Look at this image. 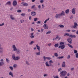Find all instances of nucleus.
<instances>
[{
	"mask_svg": "<svg viewBox=\"0 0 78 78\" xmlns=\"http://www.w3.org/2000/svg\"><path fill=\"white\" fill-rule=\"evenodd\" d=\"M12 58L14 60L15 59V58H16V55H15V54H13L12 55Z\"/></svg>",
	"mask_w": 78,
	"mask_h": 78,
	"instance_id": "c85d7f7f",
	"label": "nucleus"
},
{
	"mask_svg": "<svg viewBox=\"0 0 78 78\" xmlns=\"http://www.w3.org/2000/svg\"><path fill=\"white\" fill-rule=\"evenodd\" d=\"M3 53V48H0V53L1 54Z\"/></svg>",
	"mask_w": 78,
	"mask_h": 78,
	"instance_id": "f3484780",
	"label": "nucleus"
},
{
	"mask_svg": "<svg viewBox=\"0 0 78 78\" xmlns=\"http://www.w3.org/2000/svg\"><path fill=\"white\" fill-rule=\"evenodd\" d=\"M34 11H36V10H37V8L36 7H35L34 8Z\"/></svg>",
	"mask_w": 78,
	"mask_h": 78,
	"instance_id": "4d7b16f0",
	"label": "nucleus"
},
{
	"mask_svg": "<svg viewBox=\"0 0 78 78\" xmlns=\"http://www.w3.org/2000/svg\"><path fill=\"white\" fill-rule=\"evenodd\" d=\"M26 62L27 65H30V63L28 61H26Z\"/></svg>",
	"mask_w": 78,
	"mask_h": 78,
	"instance_id": "a18cd8bd",
	"label": "nucleus"
},
{
	"mask_svg": "<svg viewBox=\"0 0 78 78\" xmlns=\"http://www.w3.org/2000/svg\"><path fill=\"white\" fill-rule=\"evenodd\" d=\"M12 48L13 49V51H16L18 55H19V54L20 53L21 51L20 50L17 49V48H16V45L15 44L12 45Z\"/></svg>",
	"mask_w": 78,
	"mask_h": 78,
	"instance_id": "f257e3e1",
	"label": "nucleus"
},
{
	"mask_svg": "<svg viewBox=\"0 0 78 78\" xmlns=\"http://www.w3.org/2000/svg\"><path fill=\"white\" fill-rule=\"evenodd\" d=\"M69 37L71 38H75L76 37V35H72V34L69 35Z\"/></svg>",
	"mask_w": 78,
	"mask_h": 78,
	"instance_id": "9b49d317",
	"label": "nucleus"
},
{
	"mask_svg": "<svg viewBox=\"0 0 78 78\" xmlns=\"http://www.w3.org/2000/svg\"><path fill=\"white\" fill-rule=\"evenodd\" d=\"M49 63H50L49 64L48 63V61H46L45 63V64L47 67H50V66H51V63L53 64V62L52 60H50L49 61Z\"/></svg>",
	"mask_w": 78,
	"mask_h": 78,
	"instance_id": "20e7f679",
	"label": "nucleus"
},
{
	"mask_svg": "<svg viewBox=\"0 0 78 78\" xmlns=\"http://www.w3.org/2000/svg\"><path fill=\"white\" fill-rule=\"evenodd\" d=\"M67 40L68 41V42L69 43V44H72V39L70 38H68Z\"/></svg>",
	"mask_w": 78,
	"mask_h": 78,
	"instance_id": "39448f33",
	"label": "nucleus"
},
{
	"mask_svg": "<svg viewBox=\"0 0 78 78\" xmlns=\"http://www.w3.org/2000/svg\"><path fill=\"white\" fill-rule=\"evenodd\" d=\"M67 72L65 70L62 71L60 73V76L61 78H64L67 74Z\"/></svg>",
	"mask_w": 78,
	"mask_h": 78,
	"instance_id": "f03ea898",
	"label": "nucleus"
},
{
	"mask_svg": "<svg viewBox=\"0 0 78 78\" xmlns=\"http://www.w3.org/2000/svg\"><path fill=\"white\" fill-rule=\"evenodd\" d=\"M62 69L61 68H60L58 70V72H61V70H62Z\"/></svg>",
	"mask_w": 78,
	"mask_h": 78,
	"instance_id": "c03bdc74",
	"label": "nucleus"
},
{
	"mask_svg": "<svg viewBox=\"0 0 78 78\" xmlns=\"http://www.w3.org/2000/svg\"><path fill=\"white\" fill-rule=\"evenodd\" d=\"M50 20V19H49V18H48V19H46L44 21V23H47V21H48V20Z\"/></svg>",
	"mask_w": 78,
	"mask_h": 78,
	"instance_id": "7c9ffc66",
	"label": "nucleus"
},
{
	"mask_svg": "<svg viewBox=\"0 0 78 78\" xmlns=\"http://www.w3.org/2000/svg\"><path fill=\"white\" fill-rule=\"evenodd\" d=\"M23 5L24 6H28V4L27 3H23Z\"/></svg>",
	"mask_w": 78,
	"mask_h": 78,
	"instance_id": "a878e982",
	"label": "nucleus"
},
{
	"mask_svg": "<svg viewBox=\"0 0 78 78\" xmlns=\"http://www.w3.org/2000/svg\"><path fill=\"white\" fill-rule=\"evenodd\" d=\"M37 24H40L41 23V21H39L37 22Z\"/></svg>",
	"mask_w": 78,
	"mask_h": 78,
	"instance_id": "49530a36",
	"label": "nucleus"
},
{
	"mask_svg": "<svg viewBox=\"0 0 78 78\" xmlns=\"http://www.w3.org/2000/svg\"><path fill=\"white\" fill-rule=\"evenodd\" d=\"M78 27V24L76 23H75L74 26H73V28L76 29Z\"/></svg>",
	"mask_w": 78,
	"mask_h": 78,
	"instance_id": "6e6552de",
	"label": "nucleus"
},
{
	"mask_svg": "<svg viewBox=\"0 0 78 78\" xmlns=\"http://www.w3.org/2000/svg\"><path fill=\"white\" fill-rule=\"evenodd\" d=\"M66 14H68L69 12V9H67L65 11Z\"/></svg>",
	"mask_w": 78,
	"mask_h": 78,
	"instance_id": "cd10ccee",
	"label": "nucleus"
},
{
	"mask_svg": "<svg viewBox=\"0 0 78 78\" xmlns=\"http://www.w3.org/2000/svg\"><path fill=\"white\" fill-rule=\"evenodd\" d=\"M42 8H44V7H45V5H44L42 4Z\"/></svg>",
	"mask_w": 78,
	"mask_h": 78,
	"instance_id": "bf43d9fd",
	"label": "nucleus"
},
{
	"mask_svg": "<svg viewBox=\"0 0 78 78\" xmlns=\"http://www.w3.org/2000/svg\"><path fill=\"white\" fill-rule=\"evenodd\" d=\"M66 63V62H63L62 63V67H66V65H65V64Z\"/></svg>",
	"mask_w": 78,
	"mask_h": 78,
	"instance_id": "6ab92c4d",
	"label": "nucleus"
},
{
	"mask_svg": "<svg viewBox=\"0 0 78 78\" xmlns=\"http://www.w3.org/2000/svg\"><path fill=\"white\" fill-rule=\"evenodd\" d=\"M20 59V57H15V58L14 60H19Z\"/></svg>",
	"mask_w": 78,
	"mask_h": 78,
	"instance_id": "c756f323",
	"label": "nucleus"
},
{
	"mask_svg": "<svg viewBox=\"0 0 78 78\" xmlns=\"http://www.w3.org/2000/svg\"><path fill=\"white\" fill-rule=\"evenodd\" d=\"M76 58H78V53H77L75 55Z\"/></svg>",
	"mask_w": 78,
	"mask_h": 78,
	"instance_id": "79ce46f5",
	"label": "nucleus"
},
{
	"mask_svg": "<svg viewBox=\"0 0 78 78\" xmlns=\"http://www.w3.org/2000/svg\"><path fill=\"white\" fill-rule=\"evenodd\" d=\"M41 8V5H38V8H39V9H40Z\"/></svg>",
	"mask_w": 78,
	"mask_h": 78,
	"instance_id": "052dcab7",
	"label": "nucleus"
},
{
	"mask_svg": "<svg viewBox=\"0 0 78 78\" xmlns=\"http://www.w3.org/2000/svg\"><path fill=\"white\" fill-rule=\"evenodd\" d=\"M55 78H59V77L57 76H56L55 77Z\"/></svg>",
	"mask_w": 78,
	"mask_h": 78,
	"instance_id": "774afa93",
	"label": "nucleus"
},
{
	"mask_svg": "<svg viewBox=\"0 0 78 78\" xmlns=\"http://www.w3.org/2000/svg\"><path fill=\"white\" fill-rule=\"evenodd\" d=\"M9 75H10L12 76V77H13L14 76H13V73H12V72L11 71H10L9 73Z\"/></svg>",
	"mask_w": 78,
	"mask_h": 78,
	"instance_id": "a211bd4d",
	"label": "nucleus"
},
{
	"mask_svg": "<svg viewBox=\"0 0 78 78\" xmlns=\"http://www.w3.org/2000/svg\"><path fill=\"white\" fill-rule=\"evenodd\" d=\"M25 15H26V14L24 13H22L21 14V16H25Z\"/></svg>",
	"mask_w": 78,
	"mask_h": 78,
	"instance_id": "de8ad7c7",
	"label": "nucleus"
},
{
	"mask_svg": "<svg viewBox=\"0 0 78 78\" xmlns=\"http://www.w3.org/2000/svg\"><path fill=\"white\" fill-rule=\"evenodd\" d=\"M67 45L68 46H69V47L70 48H73V46L72 45H71L70 44H67Z\"/></svg>",
	"mask_w": 78,
	"mask_h": 78,
	"instance_id": "4be33fe9",
	"label": "nucleus"
},
{
	"mask_svg": "<svg viewBox=\"0 0 78 78\" xmlns=\"http://www.w3.org/2000/svg\"><path fill=\"white\" fill-rule=\"evenodd\" d=\"M78 52V51L76 50H74V53H75V54H76V53H77Z\"/></svg>",
	"mask_w": 78,
	"mask_h": 78,
	"instance_id": "f704fd0d",
	"label": "nucleus"
},
{
	"mask_svg": "<svg viewBox=\"0 0 78 78\" xmlns=\"http://www.w3.org/2000/svg\"><path fill=\"white\" fill-rule=\"evenodd\" d=\"M64 58V56L59 57L57 58V59H62Z\"/></svg>",
	"mask_w": 78,
	"mask_h": 78,
	"instance_id": "e433bc0d",
	"label": "nucleus"
},
{
	"mask_svg": "<svg viewBox=\"0 0 78 78\" xmlns=\"http://www.w3.org/2000/svg\"><path fill=\"white\" fill-rule=\"evenodd\" d=\"M64 44V42H61L60 43V46L58 47V48H61L62 50H63V49L66 47V46Z\"/></svg>",
	"mask_w": 78,
	"mask_h": 78,
	"instance_id": "7ed1b4c3",
	"label": "nucleus"
},
{
	"mask_svg": "<svg viewBox=\"0 0 78 78\" xmlns=\"http://www.w3.org/2000/svg\"><path fill=\"white\" fill-rule=\"evenodd\" d=\"M54 55L55 56H56V57H58V55L57 53H55L54 54Z\"/></svg>",
	"mask_w": 78,
	"mask_h": 78,
	"instance_id": "c9c22d12",
	"label": "nucleus"
},
{
	"mask_svg": "<svg viewBox=\"0 0 78 78\" xmlns=\"http://www.w3.org/2000/svg\"><path fill=\"white\" fill-rule=\"evenodd\" d=\"M44 59H47V57H45V56H44L43 57Z\"/></svg>",
	"mask_w": 78,
	"mask_h": 78,
	"instance_id": "13d9d810",
	"label": "nucleus"
},
{
	"mask_svg": "<svg viewBox=\"0 0 78 78\" xmlns=\"http://www.w3.org/2000/svg\"><path fill=\"white\" fill-rule=\"evenodd\" d=\"M41 32H43V31H44V29H41Z\"/></svg>",
	"mask_w": 78,
	"mask_h": 78,
	"instance_id": "69168bd1",
	"label": "nucleus"
},
{
	"mask_svg": "<svg viewBox=\"0 0 78 78\" xmlns=\"http://www.w3.org/2000/svg\"><path fill=\"white\" fill-rule=\"evenodd\" d=\"M58 27H60V28H64V26L63 25H59Z\"/></svg>",
	"mask_w": 78,
	"mask_h": 78,
	"instance_id": "2f4dec72",
	"label": "nucleus"
},
{
	"mask_svg": "<svg viewBox=\"0 0 78 78\" xmlns=\"http://www.w3.org/2000/svg\"><path fill=\"white\" fill-rule=\"evenodd\" d=\"M75 69V68H72L71 69V70L72 71H73V70H74V69Z\"/></svg>",
	"mask_w": 78,
	"mask_h": 78,
	"instance_id": "864d4df0",
	"label": "nucleus"
},
{
	"mask_svg": "<svg viewBox=\"0 0 78 78\" xmlns=\"http://www.w3.org/2000/svg\"><path fill=\"white\" fill-rule=\"evenodd\" d=\"M51 33V31H48L46 33V34H50Z\"/></svg>",
	"mask_w": 78,
	"mask_h": 78,
	"instance_id": "8fccbe9b",
	"label": "nucleus"
},
{
	"mask_svg": "<svg viewBox=\"0 0 78 78\" xmlns=\"http://www.w3.org/2000/svg\"><path fill=\"white\" fill-rule=\"evenodd\" d=\"M43 27L44 29L47 30L48 28V26L47 25V24H44L43 25Z\"/></svg>",
	"mask_w": 78,
	"mask_h": 78,
	"instance_id": "1a4fd4ad",
	"label": "nucleus"
},
{
	"mask_svg": "<svg viewBox=\"0 0 78 78\" xmlns=\"http://www.w3.org/2000/svg\"><path fill=\"white\" fill-rule=\"evenodd\" d=\"M34 7H35V5H34L31 7V9H34L35 8Z\"/></svg>",
	"mask_w": 78,
	"mask_h": 78,
	"instance_id": "09e8293b",
	"label": "nucleus"
},
{
	"mask_svg": "<svg viewBox=\"0 0 78 78\" xmlns=\"http://www.w3.org/2000/svg\"><path fill=\"white\" fill-rule=\"evenodd\" d=\"M35 54L36 55L39 56L41 55V53L40 52H36L35 53Z\"/></svg>",
	"mask_w": 78,
	"mask_h": 78,
	"instance_id": "5701e85b",
	"label": "nucleus"
},
{
	"mask_svg": "<svg viewBox=\"0 0 78 78\" xmlns=\"http://www.w3.org/2000/svg\"><path fill=\"white\" fill-rule=\"evenodd\" d=\"M37 20H38L37 18H35L34 19V22H36Z\"/></svg>",
	"mask_w": 78,
	"mask_h": 78,
	"instance_id": "72a5a7b5",
	"label": "nucleus"
},
{
	"mask_svg": "<svg viewBox=\"0 0 78 78\" xmlns=\"http://www.w3.org/2000/svg\"><path fill=\"white\" fill-rule=\"evenodd\" d=\"M58 46H59V44L58 43L55 44L54 45V46L55 47V48H56V47H58Z\"/></svg>",
	"mask_w": 78,
	"mask_h": 78,
	"instance_id": "393cba45",
	"label": "nucleus"
},
{
	"mask_svg": "<svg viewBox=\"0 0 78 78\" xmlns=\"http://www.w3.org/2000/svg\"><path fill=\"white\" fill-rule=\"evenodd\" d=\"M66 31H67L68 32H70V30H67Z\"/></svg>",
	"mask_w": 78,
	"mask_h": 78,
	"instance_id": "0e129e2a",
	"label": "nucleus"
},
{
	"mask_svg": "<svg viewBox=\"0 0 78 78\" xmlns=\"http://www.w3.org/2000/svg\"><path fill=\"white\" fill-rule=\"evenodd\" d=\"M46 59H48V60H50V59H51V58L50 57H46Z\"/></svg>",
	"mask_w": 78,
	"mask_h": 78,
	"instance_id": "473e14b6",
	"label": "nucleus"
},
{
	"mask_svg": "<svg viewBox=\"0 0 78 78\" xmlns=\"http://www.w3.org/2000/svg\"><path fill=\"white\" fill-rule=\"evenodd\" d=\"M17 12H22V10H17Z\"/></svg>",
	"mask_w": 78,
	"mask_h": 78,
	"instance_id": "603ef678",
	"label": "nucleus"
},
{
	"mask_svg": "<svg viewBox=\"0 0 78 78\" xmlns=\"http://www.w3.org/2000/svg\"><path fill=\"white\" fill-rule=\"evenodd\" d=\"M33 43H34V41H32L29 43V44L30 45H32Z\"/></svg>",
	"mask_w": 78,
	"mask_h": 78,
	"instance_id": "4c0bfd02",
	"label": "nucleus"
},
{
	"mask_svg": "<svg viewBox=\"0 0 78 78\" xmlns=\"http://www.w3.org/2000/svg\"><path fill=\"white\" fill-rule=\"evenodd\" d=\"M48 76V74H45L44 75V76L45 77V76Z\"/></svg>",
	"mask_w": 78,
	"mask_h": 78,
	"instance_id": "3c124183",
	"label": "nucleus"
},
{
	"mask_svg": "<svg viewBox=\"0 0 78 78\" xmlns=\"http://www.w3.org/2000/svg\"><path fill=\"white\" fill-rule=\"evenodd\" d=\"M60 14L61 16H64L65 15V12L64 11H63L61 13H60Z\"/></svg>",
	"mask_w": 78,
	"mask_h": 78,
	"instance_id": "aec40b11",
	"label": "nucleus"
},
{
	"mask_svg": "<svg viewBox=\"0 0 78 78\" xmlns=\"http://www.w3.org/2000/svg\"><path fill=\"white\" fill-rule=\"evenodd\" d=\"M10 17L11 19H12V20H15V18L13 17L12 15H11L10 16Z\"/></svg>",
	"mask_w": 78,
	"mask_h": 78,
	"instance_id": "412c9836",
	"label": "nucleus"
},
{
	"mask_svg": "<svg viewBox=\"0 0 78 78\" xmlns=\"http://www.w3.org/2000/svg\"><path fill=\"white\" fill-rule=\"evenodd\" d=\"M70 58V55H69L67 57V58L69 59Z\"/></svg>",
	"mask_w": 78,
	"mask_h": 78,
	"instance_id": "a19ab883",
	"label": "nucleus"
},
{
	"mask_svg": "<svg viewBox=\"0 0 78 78\" xmlns=\"http://www.w3.org/2000/svg\"><path fill=\"white\" fill-rule=\"evenodd\" d=\"M76 34H78V30H77L76 32Z\"/></svg>",
	"mask_w": 78,
	"mask_h": 78,
	"instance_id": "338daca9",
	"label": "nucleus"
},
{
	"mask_svg": "<svg viewBox=\"0 0 78 78\" xmlns=\"http://www.w3.org/2000/svg\"><path fill=\"white\" fill-rule=\"evenodd\" d=\"M44 0H41L40 1V2L41 3H44Z\"/></svg>",
	"mask_w": 78,
	"mask_h": 78,
	"instance_id": "ea45409f",
	"label": "nucleus"
},
{
	"mask_svg": "<svg viewBox=\"0 0 78 78\" xmlns=\"http://www.w3.org/2000/svg\"><path fill=\"white\" fill-rule=\"evenodd\" d=\"M71 31L72 32H75L76 31V30H71Z\"/></svg>",
	"mask_w": 78,
	"mask_h": 78,
	"instance_id": "680f3d73",
	"label": "nucleus"
},
{
	"mask_svg": "<svg viewBox=\"0 0 78 78\" xmlns=\"http://www.w3.org/2000/svg\"><path fill=\"white\" fill-rule=\"evenodd\" d=\"M34 35V33H32L30 34L31 36H30V37L31 39H33L34 37V36L33 35Z\"/></svg>",
	"mask_w": 78,
	"mask_h": 78,
	"instance_id": "2eb2a0df",
	"label": "nucleus"
},
{
	"mask_svg": "<svg viewBox=\"0 0 78 78\" xmlns=\"http://www.w3.org/2000/svg\"><path fill=\"white\" fill-rule=\"evenodd\" d=\"M20 22L21 23H23V22H24V20H20Z\"/></svg>",
	"mask_w": 78,
	"mask_h": 78,
	"instance_id": "5fc2aeb1",
	"label": "nucleus"
},
{
	"mask_svg": "<svg viewBox=\"0 0 78 78\" xmlns=\"http://www.w3.org/2000/svg\"><path fill=\"white\" fill-rule=\"evenodd\" d=\"M69 36L70 35H69V34L67 33H65L64 35V36Z\"/></svg>",
	"mask_w": 78,
	"mask_h": 78,
	"instance_id": "b1692460",
	"label": "nucleus"
},
{
	"mask_svg": "<svg viewBox=\"0 0 78 78\" xmlns=\"http://www.w3.org/2000/svg\"><path fill=\"white\" fill-rule=\"evenodd\" d=\"M36 47L37 50H38L39 51H40V49H41V47H40V46H39V45H38V44H36Z\"/></svg>",
	"mask_w": 78,
	"mask_h": 78,
	"instance_id": "ddd939ff",
	"label": "nucleus"
},
{
	"mask_svg": "<svg viewBox=\"0 0 78 78\" xmlns=\"http://www.w3.org/2000/svg\"><path fill=\"white\" fill-rule=\"evenodd\" d=\"M31 15L33 16H36V12H32L31 13Z\"/></svg>",
	"mask_w": 78,
	"mask_h": 78,
	"instance_id": "9d476101",
	"label": "nucleus"
},
{
	"mask_svg": "<svg viewBox=\"0 0 78 78\" xmlns=\"http://www.w3.org/2000/svg\"><path fill=\"white\" fill-rule=\"evenodd\" d=\"M6 61L7 62H8V63H9V60L8 58H6Z\"/></svg>",
	"mask_w": 78,
	"mask_h": 78,
	"instance_id": "58836bf2",
	"label": "nucleus"
},
{
	"mask_svg": "<svg viewBox=\"0 0 78 78\" xmlns=\"http://www.w3.org/2000/svg\"><path fill=\"white\" fill-rule=\"evenodd\" d=\"M9 69H10L11 70H13V67L12 66H10Z\"/></svg>",
	"mask_w": 78,
	"mask_h": 78,
	"instance_id": "37998d69",
	"label": "nucleus"
},
{
	"mask_svg": "<svg viewBox=\"0 0 78 78\" xmlns=\"http://www.w3.org/2000/svg\"><path fill=\"white\" fill-rule=\"evenodd\" d=\"M76 9V8H74L73 9L72 11V12L73 14H75V10Z\"/></svg>",
	"mask_w": 78,
	"mask_h": 78,
	"instance_id": "dca6fc26",
	"label": "nucleus"
},
{
	"mask_svg": "<svg viewBox=\"0 0 78 78\" xmlns=\"http://www.w3.org/2000/svg\"><path fill=\"white\" fill-rule=\"evenodd\" d=\"M4 25V23H3L2 24H0V27H2V26H3Z\"/></svg>",
	"mask_w": 78,
	"mask_h": 78,
	"instance_id": "6e6d98bb",
	"label": "nucleus"
},
{
	"mask_svg": "<svg viewBox=\"0 0 78 78\" xmlns=\"http://www.w3.org/2000/svg\"><path fill=\"white\" fill-rule=\"evenodd\" d=\"M17 65L16 64H15L13 65V67L14 69L16 68H17Z\"/></svg>",
	"mask_w": 78,
	"mask_h": 78,
	"instance_id": "bb28decb",
	"label": "nucleus"
},
{
	"mask_svg": "<svg viewBox=\"0 0 78 78\" xmlns=\"http://www.w3.org/2000/svg\"><path fill=\"white\" fill-rule=\"evenodd\" d=\"M61 17V16L60 14H56L55 15V17L56 19H60V18Z\"/></svg>",
	"mask_w": 78,
	"mask_h": 78,
	"instance_id": "423d86ee",
	"label": "nucleus"
},
{
	"mask_svg": "<svg viewBox=\"0 0 78 78\" xmlns=\"http://www.w3.org/2000/svg\"><path fill=\"white\" fill-rule=\"evenodd\" d=\"M29 19L30 20H31V16H30L29 17Z\"/></svg>",
	"mask_w": 78,
	"mask_h": 78,
	"instance_id": "e2e57ef3",
	"label": "nucleus"
},
{
	"mask_svg": "<svg viewBox=\"0 0 78 78\" xmlns=\"http://www.w3.org/2000/svg\"><path fill=\"white\" fill-rule=\"evenodd\" d=\"M13 6H16L17 5V1H14L13 2Z\"/></svg>",
	"mask_w": 78,
	"mask_h": 78,
	"instance_id": "4468645a",
	"label": "nucleus"
},
{
	"mask_svg": "<svg viewBox=\"0 0 78 78\" xmlns=\"http://www.w3.org/2000/svg\"><path fill=\"white\" fill-rule=\"evenodd\" d=\"M0 61L1 62H0V66H3L4 64V63L3 62L4 61V60H3V59H1Z\"/></svg>",
	"mask_w": 78,
	"mask_h": 78,
	"instance_id": "0eeeda50",
	"label": "nucleus"
},
{
	"mask_svg": "<svg viewBox=\"0 0 78 78\" xmlns=\"http://www.w3.org/2000/svg\"><path fill=\"white\" fill-rule=\"evenodd\" d=\"M6 5H9V6H10L11 5V1H8L6 3Z\"/></svg>",
	"mask_w": 78,
	"mask_h": 78,
	"instance_id": "f8f14e48",
	"label": "nucleus"
}]
</instances>
